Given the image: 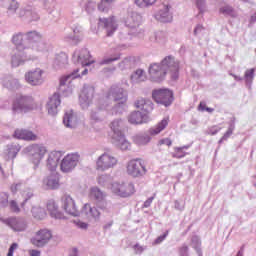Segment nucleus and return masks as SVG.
<instances>
[{
	"instance_id": "obj_8",
	"label": "nucleus",
	"mask_w": 256,
	"mask_h": 256,
	"mask_svg": "<svg viewBox=\"0 0 256 256\" xmlns=\"http://www.w3.org/2000/svg\"><path fill=\"white\" fill-rule=\"evenodd\" d=\"M24 79L31 87H41L45 83V70L34 68L26 72Z\"/></svg>"
},
{
	"instance_id": "obj_33",
	"label": "nucleus",
	"mask_w": 256,
	"mask_h": 256,
	"mask_svg": "<svg viewBox=\"0 0 256 256\" xmlns=\"http://www.w3.org/2000/svg\"><path fill=\"white\" fill-rule=\"evenodd\" d=\"M140 23H141V15H139L137 12L130 13L125 21L126 27H129V29H132L133 34H135V31H137V28L139 27Z\"/></svg>"
},
{
	"instance_id": "obj_52",
	"label": "nucleus",
	"mask_w": 256,
	"mask_h": 256,
	"mask_svg": "<svg viewBox=\"0 0 256 256\" xmlns=\"http://www.w3.org/2000/svg\"><path fill=\"white\" fill-rule=\"evenodd\" d=\"M112 178L109 174H101L97 177V183L101 187H109V183H111Z\"/></svg>"
},
{
	"instance_id": "obj_62",
	"label": "nucleus",
	"mask_w": 256,
	"mask_h": 256,
	"mask_svg": "<svg viewBox=\"0 0 256 256\" xmlns=\"http://www.w3.org/2000/svg\"><path fill=\"white\" fill-rule=\"evenodd\" d=\"M178 255L179 256H189V245L187 244H182L179 248H178Z\"/></svg>"
},
{
	"instance_id": "obj_3",
	"label": "nucleus",
	"mask_w": 256,
	"mask_h": 256,
	"mask_svg": "<svg viewBox=\"0 0 256 256\" xmlns=\"http://www.w3.org/2000/svg\"><path fill=\"white\" fill-rule=\"evenodd\" d=\"M22 153L30 159L32 164H34V169H37L47 154V147L43 146V144H31L25 147L22 150Z\"/></svg>"
},
{
	"instance_id": "obj_58",
	"label": "nucleus",
	"mask_w": 256,
	"mask_h": 256,
	"mask_svg": "<svg viewBox=\"0 0 256 256\" xmlns=\"http://www.w3.org/2000/svg\"><path fill=\"white\" fill-rule=\"evenodd\" d=\"M194 2H195L197 9L201 13H205V11H207V2H205V0H194Z\"/></svg>"
},
{
	"instance_id": "obj_49",
	"label": "nucleus",
	"mask_w": 256,
	"mask_h": 256,
	"mask_svg": "<svg viewBox=\"0 0 256 256\" xmlns=\"http://www.w3.org/2000/svg\"><path fill=\"white\" fill-rule=\"evenodd\" d=\"M235 131V118H232L229 122V127L228 130L226 131V133L221 137V139L219 140V143H223V141H227V139H229V137H231L233 135V132Z\"/></svg>"
},
{
	"instance_id": "obj_13",
	"label": "nucleus",
	"mask_w": 256,
	"mask_h": 256,
	"mask_svg": "<svg viewBox=\"0 0 256 256\" xmlns=\"http://www.w3.org/2000/svg\"><path fill=\"white\" fill-rule=\"evenodd\" d=\"M81 155L79 153L67 154L60 162V170L62 173H71L74 171L75 167L79 165Z\"/></svg>"
},
{
	"instance_id": "obj_24",
	"label": "nucleus",
	"mask_w": 256,
	"mask_h": 256,
	"mask_svg": "<svg viewBox=\"0 0 256 256\" xmlns=\"http://www.w3.org/2000/svg\"><path fill=\"white\" fill-rule=\"evenodd\" d=\"M18 17L27 23H33V21H39L40 19L39 14L33 7L20 9L18 12Z\"/></svg>"
},
{
	"instance_id": "obj_15",
	"label": "nucleus",
	"mask_w": 256,
	"mask_h": 256,
	"mask_svg": "<svg viewBox=\"0 0 256 256\" xmlns=\"http://www.w3.org/2000/svg\"><path fill=\"white\" fill-rule=\"evenodd\" d=\"M72 61L77 65H82V67H88V65H92V63H95V60L91 58L89 50L85 48L75 50L72 55Z\"/></svg>"
},
{
	"instance_id": "obj_14",
	"label": "nucleus",
	"mask_w": 256,
	"mask_h": 256,
	"mask_svg": "<svg viewBox=\"0 0 256 256\" xmlns=\"http://www.w3.org/2000/svg\"><path fill=\"white\" fill-rule=\"evenodd\" d=\"M126 173L130 175V177H143L147 173V168H145V164L143 161L139 159L130 160L126 165Z\"/></svg>"
},
{
	"instance_id": "obj_32",
	"label": "nucleus",
	"mask_w": 256,
	"mask_h": 256,
	"mask_svg": "<svg viewBox=\"0 0 256 256\" xmlns=\"http://www.w3.org/2000/svg\"><path fill=\"white\" fill-rule=\"evenodd\" d=\"M77 123H79V119L77 118V114L73 112V110H67L63 117V124L68 129H75L77 127Z\"/></svg>"
},
{
	"instance_id": "obj_39",
	"label": "nucleus",
	"mask_w": 256,
	"mask_h": 256,
	"mask_svg": "<svg viewBox=\"0 0 256 256\" xmlns=\"http://www.w3.org/2000/svg\"><path fill=\"white\" fill-rule=\"evenodd\" d=\"M89 197L90 199L97 201V203H101V201H105L107 198V193L103 192L99 187L94 186L90 188Z\"/></svg>"
},
{
	"instance_id": "obj_17",
	"label": "nucleus",
	"mask_w": 256,
	"mask_h": 256,
	"mask_svg": "<svg viewBox=\"0 0 256 256\" xmlns=\"http://www.w3.org/2000/svg\"><path fill=\"white\" fill-rule=\"evenodd\" d=\"M95 94V88L85 84L79 96V103L82 109H89L93 103V95Z\"/></svg>"
},
{
	"instance_id": "obj_5",
	"label": "nucleus",
	"mask_w": 256,
	"mask_h": 256,
	"mask_svg": "<svg viewBox=\"0 0 256 256\" xmlns=\"http://www.w3.org/2000/svg\"><path fill=\"white\" fill-rule=\"evenodd\" d=\"M77 77H81L79 69H76L72 73L60 78L59 91L63 97H71V95H73V91L75 90V84L73 81H75Z\"/></svg>"
},
{
	"instance_id": "obj_46",
	"label": "nucleus",
	"mask_w": 256,
	"mask_h": 256,
	"mask_svg": "<svg viewBox=\"0 0 256 256\" xmlns=\"http://www.w3.org/2000/svg\"><path fill=\"white\" fill-rule=\"evenodd\" d=\"M167 125H169V118H164L161 122H159L156 126L152 127L149 130L150 135H159L161 131H163Z\"/></svg>"
},
{
	"instance_id": "obj_4",
	"label": "nucleus",
	"mask_w": 256,
	"mask_h": 256,
	"mask_svg": "<svg viewBox=\"0 0 256 256\" xmlns=\"http://www.w3.org/2000/svg\"><path fill=\"white\" fill-rule=\"evenodd\" d=\"M34 107H36L35 100L31 96L18 95L14 98L11 109L13 115H19L33 111Z\"/></svg>"
},
{
	"instance_id": "obj_10",
	"label": "nucleus",
	"mask_w": 256,
	"mask_h": 256,
	"mask_svg": "<svg viewBox=\"0 0 256 256\" xmlns=\"http://www.w3.org/2000/svg\"><path fill=\"white\" fill-rule=\"evenodd\" d=\"M112 193L118 197H131L135 193V185L131 182H114L110 187Z\"/></svg>"
},
{
	"instance_id": "obj_60",
	"label": "nucleus",
	"mask_w": 256,
	"mask_h": 256,
	"mask_svg": "<svg viewBox=\"0 0 256 256\" xmlns=\"http://www.w3.org/2000/svg\"><path fill=\"white\" fill-rule=\"evenodd\" d=\"M9 207L12 213H16V214L21 213V208L19 207V203H17L15 200H11L9 202Z\"/></svg>"
},
{
	"instance_id": "obj_28",
	"label": "nucleus",
	"mask_w": 256,
	"mask_h": 256,
	"mask_svg": "<svg viewBox=\"0 0 256 256\" xmlns=\"http://www.w3.org/2000/svg\"><path fill=\"white\" fill-rule=\"evenodd\" d=\"M11 41L13 45H15L16 51H19L20 53L29 49V46L27 45V40L25 39V33L23 32L13 34Z\"/></svg>"
},
{
	"instance_id": "obj_47",
	"label": "nucleus",
	"mask_w": 256,
	"mask_h": 256,
	"mask_svg": "<svg viewBox=\"0 0 256 256\" xmlns=\"http://www.w3.org/2000/svg\"><path fill=\"white\" fill-rule=\"evenodd\" d=\"M219 13H221V15H224V17H232V19L238 17L237 11H235L230 5H224L220 7Z\"/></svg>"
},
{
	"instance_id": "obj_57",
	"label": "nucleus",
	"mask_w": 256,
	"mask_h": 256,
	"mask_svg": "<svg viewBox=\"0 0 256 256\" xmlns=\"http://www.w3.org/2000/svg\"><path fill=\"white\" fill-rule=\"evenodd\" d=\"M55 5V0H44V9H46L48 13H53Z\"/></svg>"
},
{
	"instance_id": "obj_41",
	"label": "nucleus",
	"mask_w": 256,
	"mask_h": 256,
	"mask_svg": "<svg viewBox=\"0 0 256 256\" xmlns=\"http://www.w3.org/2000/svg\"><path fill=\"white\" fill-rule=\"evenodd\" d=\"M30 48L36 53H47V51L50 49V46L47 42H45V40H43V38H41V40L32 44Z\"/></svg>"
},
{
	"instance_id": "obj_20",
	"label": "nucleus",
	"mask_w": 256,
	"mask_h": 256,
	"mask_svg": "<svg viewBox=\"0 0 256 256\" xmlns=\"http://www.w3.org/2000/svg\"><path fill=\"white\" fill-rule=\"evenodd\" d=\"M99 27H104L107 32V36L111 37L117 31V28L119 27V21H117V18L110 17V18H100Z\"/></svg>"
},
{
	"instance_id": "obj_50",
	"label": "nucleus",
	"mask_w": 256,
	"mask_h": 256,
	"mask_svg": "<svg viewBox=\"0 0 256 256\" xmlns=\"http://www.w3.org/2000/svg\"><path fill=\"white\" fill-rule=\"evenodd\" d=\"M114 2L115 0H101V2L98 4V11L101 13H109L111 10V5H113Z\"/></svg>"
},
{
	"instance_id": "obj_18",
	"label": "nucleus",
	"mask_w": 256,
	"mask_h": 256,
	"mask_svg": "<svg viewBox=\"0 0 256 256\" xmlns=\"http://www.w3.org/2000/svg\"><path fill=\"white\" fill-rule=\"evenodd\" d=\"M80 215L86 221H99L101 217V212L97 209V207L92 206L90 203H86L83 205Z\"/></svg>"
},
{
	"instance_id": "obj_54",
	"label": "nucleus",
	"mask_w": 256,
	"mask_h": 256,
	"mask_svg": "<svg viewBox=\"0 0 256 256\" xmlns=\"http://www.w3.org/2000/svg\"><path fill=\"white\" fill-rule=\"evenodd\" d=\"M254 77H255V69L252 68L250 70H246L244 78H245L247 87H251Z\"/></svg>"
},
{
	"instance_id": "obj_2",
	"label": "nucleus",
	"mask_w": 256,
	"mask_h": 256,
	"mask_svg": "<svg viewBox=\"0 0 256 256\" xmlns=\"http://www.w3.org/2000/svg\"><path fill=\"white\" fill-rule=\"evenodd\" d=\"M123 127H125V122L122 119H114L110 123L111 131L109 133V137L113 145L122 151H127L128 149H131V143H129L127 138H125V134H123Z\"/></svg>"
},
{
	"instance_id": "obj_38",
	"label": "nucleus",
	"mask_w": 256,
	"mask_h": 256,
	"mask_svg": "<svg viewBox=\"0 0 256 256\" xmlns=\"http://www.w3.org/2000/svg\"><path fill=\"white\" fill-rule=\"evenodd\" d=\"M47 209L53 219H65V216L59 211V206L53 200L48 201Z\"/></svg>"
},
{
	"instance_id": "obj_43",
	"label": "nucleus",
	"mask_w": 256,
	"mask_h": 256,
	"mask_svg": "<svg viewBox=\"0 0 256 256\" xmlns=\"http://www.w3.org/2000/svg\"><path fill=\"white\" fill-rule=\"evenodd\" d=\"M130 79L131 83L134 85L137 83H143V81H147V74L145 73V70L138 69L131 75Z\"/></svg>"
},
{
	"instance_id": "obj_59",
	"label": "nucleus",
	"mask_w": 256,
	"mask_h": 256,
	"mask_svg": "<svg viewBox=\"0 0 256 256\" xmlns=\"http://www.w3.org/2000/svg\"><path fill=\"white\" fill-rule=\"evenodd\" d=\"M183 149H189V146H183L180 148H176V151L173 154V157H175L176 159H183V157H185V155H187V153L183 152Z\"/></svg>"
},
{
	"instance_id": "obj_11",
	"label": "nucleus",
	"mask_w": 256,
	"mask_h": 256,
	"mask_svg": "<svg viewBox=\"0 0 256 256\" xmlns=\"http://www.w3.org/2000/svg\"><path fill=\"white\" fill-rule=\"evenodd\" d=\"M160 65H162V69H164L166 75H170L171 79L174 81L179 79V61H177L175 57H165Z\"/></svg>"
},
{
	"instance_id": "obj_61",
	"label": "nucleus",
	"mask_w": 256,
	"mask_h": 256,
	"mask_svg": "<svg viewBox=\"0 0 256 256\" xmlns=\"http://www.w3.org/2000/svg\"><path fill=\"white\" fill-rule=\"evenodd\" d=\"M9 203V194L6 192L0 193V207H7Z\"/></svg>"
},
{
	"instance_id": "obj_12",
	"label": "nucleus",
	"mask_w": 256,
	"mask_h": 256,
	"mask_svg": "<svg viewBox=\"0 0 256 256\" xmlns=\"http://www.w3.org/2000/svg\"><path fill=\"white\" fill-rule=\"evenodd\" d=\"M53 239V232L47 228L38 230L31 238V243L34 247L43 248L49 245V242Z\"/></svg>"
},
{
	"instance_id": "obj_42",
	"label": "nucleus",
	"mask_w": 256,
	"mask_h": 256,
	"mask_svg": "<svg viewBox=\"0 0 256 256\" xmlns=\"http://www.w3.org/2000/svg\"><path fill=\"white\" fill-rule=\"evenodd\" d=\"M41 39H43V36L37 31H30L25 33V40L30 44L28 49L29 47H32L34 43L41 41Z\"/></svg>"
},
{
	"instance_id": "obj_9",
	"label": "nucleus",
	"mask_w": 256,
	"mask_h": 256,
	"mask_svg": "<svg viewBox=\"0 0 256 256\" xmlns=\"http://www.w3.org/2000/svg\"><path fill=\"white\" fill-rule=\"evenodd\" d=\"M1 223L9 227L14 233H23L27 231V220L23 217L12 216L8 218L0 217Z\"/></svg>"
},
{
	"instance_id": "obj_27",
	"label": "nucleus",
	"mask_w": 256,
	"mask_h": 256,
	"mask_svg": "<svg viewBox=\"0 0 256 256\" xmlns=\"http://www.w3.org/2000/svg\"><path fill=\"white\" fill-rule=\"evenodd\" d=\"M39 56H26L25 51L19 52L16 51L12 56V67H19V65H23L25 61H37Z\"/></svg>"
},
{
	"instance_id": "obj_30",
	"label": "nucleus",
	"mask_w": 256,
	"mask_h": 256,
	"mask_svg": "<svg viewBox=\"0 0 256 256\" xmlns=\"http://www.w3.org/2000/svg\"><path fill=\"white\" fill-rule=\"evenodd\" d=\"M29 205V213L25 215H32L36 221H43L45 217H47V211L45 208L41 207L40 205H31L29 201L27 202Z\"/></svg>"
},
{
	"instance_id": "obj_63",
	"label": "nucleus",
	"mask_w": 256,
	"mask_h": 256,
	"mask_svg": "<svg viewBox=\"0 0 256 256\" xmlns=\"http://www.w3.org/2000/svg\"><path fill=\"white\" fill-rule=\"evenodd\" d=\"M97 9V4L93 0H89L85 5V10L87 13H93Z\"/></svg>"
},
{
	"instance_id": "obj_45",
	"label": "nucleus",
	"mask_w": 256,
	"mask_h": 256,
	"mask_svg": "<svg viewBox=\"0 0 256 256\" xmlns=\"http://www.w3.org/2000/svg\"><path fill=\"white\" fill-rule=\"evenodd\" d=\"M133 141L136 145H147L151 141V136L147 132L138 133L133 136Z\"/></svg>"
},
{
	"instance_id": "obj_7",
	"label": "nucleus",
	"mask_w": 256,
	"mask_h": 256,
	"mask_svg": "<svg viewBox=\"0 0 256 256\" xmlns=\"http://www.w3.org/2000/svg\"><path fill=\"white\" fill-rule=\"evenodd\" d=\"M119 159L109 152H104L96 160V171H109V169H114L117 167Z\"/></svg>"
},
{
	"instance_id": "obj_64",
	"label": "nucleus",
	"mask_w": 256,
	"mask_h": 256,
	"mask_svg": "<svg viewBox=\"0 0 256 256\" xmlns=\"http://www.w3.org/2000/svg\"><path fill=\"white\" fill-rule=\"evenodd\" d=\"M129 67H131V59L130 58H125L124 60H122L119 63V69H121V71H123L125 69H129Z\"/></svg>"
},
{
	"instance_id": "obj_21",
	"label": "nucleus",
	"mask_w": 256,
	"mask_h": 256,
	"mask_svg": "<svg viewBox=\"0 0 256 256\" xmlns=\"http://www.w3.org/2000/svg\"><path fill=\"white\" fill-rule=\"evenodd\" d=\"M149 75L151 81L159 83L160 81H163V79H165V75L167 74L165 73V69H163L161 63H154L149 67Z\"/></svg>"
},
{
	"instance_id": "obj_23",
	"label": "nucleus",
	"mask_w": 256,
	"mask_h": 256,
	"mask_svg": "<svg viewBox=\"0 0 256 256\" xmlns=\"http://www.w3.org/2000/svg\"><path fill=\"white\" fill-rule=\"evenodd\" d=\"M63 157V152L61 151H52L48 154L46 159V167L49 171H56L59 167V161Z\"/></svg>"
},
{
	"instance_id": "obj_35",
	"label": "nucleus",
	"mask_w": 256,
	"mask_h": 256,
	"mask_svg": "<svg viewBox=\"0 0 256 256\" xmlns=\"http://www.w3.org/2000/svg\"><path fill=\"white\" fill-rule=\"evenodd\" d=\"M69 63V56H67V53L60 52L58 54H55V57L52 62L53 69H63L67 64Z\"/></svg>"
},
{
	"instance_id": "obj_19",
	"label": "nucleus",
	"mask_w": 256,
	"mask_h": 256,
	"mask_svg": "<svg viewBox=\"0 0 256 256\" xmlns=\"http://www.w3.org/2000/svg\"><path fill=\"white\" fill-rule=\"evenodd\" d=\"M61 203L62 208L68 215H72V217H79L80 212L77 209V205H75V200L71 196L67 194L62 196Z\"/></svg>"
},
{
	"instance_id": "obj_29",
	"label": "nucleus",
	"mask_w": 256,
	"mask_h": 256,
	"mask_svg": "<svg viewBox=\"0 0 256 256\" xmlns=\"http://www.w3.org/2000/svg\"><path fill=\"white\" fill-rule=\"evenodd\" d=\"M61 184L59 183V175L58 174H51L45 177L42 181V187L46 191H54L55 189H59Z\"/></svg>"
},
{
	"instance_id": "obj_34",
	"label": "nucleus",
	"mask_w": 256,
	"mask_h": 256,
	"mask_svg": "<svg viewBox=\"0 0 256 256\" xmlns=\"http://www.w3.org/2000/svg\"><path fill=\"white\" fill-rule=\"evenodd\" d=\"M16 139H22V141H37L39 137L31 130L18 129L14 132Z\"/></svg>"
},
{
	"instance_id": "obj_51",
	"label": "nucleus",
	"mask_w": 256,
	"mask_h": 256,
	"mask_svg": "<svg viewBox=\"0 0 256 256\" xmlns=\"http://www.w3.org/2000/svg\"><path fill=\"white\" fill-rule=\"evenodd\" d=\"M121 59L120 53L110 54V56H105L101 61L100 65H109L113 63V61H119Z\"/></svg>"
},
{
	"instance_id": "obj_1",
	"label": "nucleus",
	"mask_w": 256,
	"mask_h": 256,
	"mask_svg": "<svg viewBox=\"0 0 256 256\" xmlns=\"http://www.w3.org/2000/svg\"><path fill=\"white\" fill-rule=\"evenodd\" d=\"M113 101L120 102L112 108V115L123 113V111L127 109V105H125V102L127 101V90L123 89L121 86H112L105 94V96L100 98L97 104L92 107L90 112V119L95 123L103 121V117L99 111H109Z\"/></svg>"
},
{
	"instance_id": "obj_26",
	"label": "nucleus",
	"mask_w": 256,
	"mask_h": 256,
	"mask_svg": "<svg viewBox=\"0 0 256 256\" xmlns=\"http://www.w3.org/2000/svg\"><path fill=\"white\" fill-rule=\"evenodd\" d=\"M128 121L132 125H143V123H149L151 118L149 114L141 111H134L128 116Z\"/></svg>"
},
{
	"instance_id": "obj_48",
	"label": "nucleus",
	"mask_w": 256,
	"mask_h": 256,
	"mask_svg": "<svg viewBox=\"0 0 256 256\" xmlns=\"http://www.w3.org/2000/svg\"><path fill=\"white\" fill-rule=\"evenodd\" d=\"M190 247L196 251L198 256H203V251L201 250V239L198 238V236L191 237Z\"/></svg>"
},
{
	"instance_id": "obj_6",
	"label": "nucleus",
	"mask_w": 256,
	"mask_h": 256,
	"mask_svg": "<svg viewBox=\"0 0 256 256\" xmlns=\"http://www.w3.org/2000/svg\"><path fill=\"white\" fill-rule=\"evenodd\" d=\"M10 191H11V193H13V195L17 194L18 191L20 192V195L24 199L21 202L20 207H21L24 215H29V207L30 206L28 204V201H29V199H31V197H33V190H31V188H25L24 183L17 182L10 186Z\"/></svg>"
},
{
	"instance_id": "obj_25",
	"label": "nucleus",
	"mask_w": 256,
	"mask_h": 256,
	"mask_svg": "<svg viewBox=\"0 0 256 256\" xmlns=\"http://www.w3.org/2000/svg\"><path fill=\"white\" fill-rule=\"evenodd\" d=\"M155 19L161 23H171L173 14H171V5L163 4L158 13L155 14Z\"/></svg>"
},
{
	"instance_id": "obj_44",
	"label": "nucleus",
	"mask_w": 256,
	"mask_h": 256,
	"mask_svg": "<svg viewBox=\"0 0 256 256\" xmlns=\"http://www.w3.org/2000/svg\"><path fill=\"white\" fill-rule=\"evenodd\" d=\"M72 31L74 35L65 36V41H67L68 43H77L79 40V33L83 31V28L81 27V25L75 24L74 26H72Z\"/></svg>"
},
{
	"instance_id": "obj_37",
	"label": "nucleus",
	"mask_w": 256,
	"mask_h": 256,
	"mask_svg": "<svg viewBox=\"0 0 256 256\" xmlns=\"http://www.w3.org/2000/svg\"><path fill=\"white\" fill-rule=\"evenodd\" d=\"M135 107L136 109H139L140 112L147 113V115H149V112L153 111V103L149 100H145L144 98L136 100Z\"/></svg>"
},
{
	"instance_id": "obj_53",
	"label": "nucleus",
	"mask_w": 256,
	"mask_h": 256,
	"mask_svg": "<svg viewBox=\"0 0 256 256\" xmlns=\"http://www.w3.org/2000/svg\"><path fill=\"white\" fill-rule=\"evenodd\" d=\"M98 203V207L103 211V213H111V211H113V204H111V202L103 200Z\"/></svg>"
},
{
	"instance_id": "obj_36",
	"label": "nucleus",
	"mask_w": 256,
	"mask_h": 256,
	"mask_svg": "<svg viewBox=\"0 0 256 256\" xmlns=\"http://www.w3.org/2000/svg\"><path fill=\"white\" fill-rule=\"evenodd\" d=\"M0 5L7 8V15L13 17L19 9V3L17 0H0Z\"/></svg>"
},
{
	"instance_id": "obj_56",
	"label": "nucleus",
	"mask_w": 256,
	"mask_h": 256,
	"mask_svg": "<svg viewBox=\"0 0 256 256\" xmlns=\"http://www.w3.org/2000/svg\"><path fill=\"white\" fill-rule=\"evenodd\" d=\"M167 41V36H165V32L159 31L156 32V43L158 45H165Z\"/></svg>"
},
{
	"instance_id": "obj_40",
	"label": "nucleus",
	"mask_w": 256,
	"mask_h": 256,
	"mask_svg": "<svg viewBox=\"0 0 256 256\" xmlns=\"http://www.w3.org/2000/svg\"><path fill=\"white\" fill-rule=\"evenodd\" d=\"M2 85L10 91H15L21 87V83H19V80L10 76L2 80Z\"/></svg>"
},
{
	"instance_id": "obj_16",
	"label": "nucleus",
	"mask_w": 256,
	"mask_h": 256,
	"mask_svg": "<svg viewBox=\"0 0 256 256\" xmlns=\"http://www.w3.org/2000/svg\"><path fill=\"white\" fill-rule=\"evenodd\" d=\"M152 97L156 103L164 105V107H169L173 103V92L169 89L154 90Z\"/></svg>"
},
{
	"instance_id": "obj_31",
	"label": "nucleus",
	"mask_w": 256,
	"mask_h": 256,
	"mask_svg": "<svg viewBox=\"0 0 256 256\" xmlns=\"http://www.w3.org/2000/svg\"><path fill=\"white\" fill-rule=\"evenodd\" d=\"M19 151H21V145L17 143L8 144L3 152V158L6 161H13V159L17 157Z\"/></svg>"
},
{
	"instance_id": "obj_22",
	"label": "nucleus",
	"mask_w": 256,
	"mask_h": 256,
	"mask_svg": "<svg viewBox=\"0 0 256 256\" xmlns=\"http://www.w3.org/2000/svg\"><path fill=\"white\" fill-rule=\"evenodd\" d=\"M61 106V96L59 93H54L49 97L48 102L46 104V109L49 115H57L59 113V107Z\"/></svg>"
},
{
	"instance_id": "obj_55",
	"label": "nucleus",
	"mask_w": 256,
	"mask_h": 256,
	"mask_svg": "<svg viewBox=\"0 0 256 256\" xmlns=\"http://www.w3.org/2000/svg\"><path fill=\"white\" fill-rule=\"evenodd\" d=\"M135 3L138 7H151L157 3V0H135Z\"/></svg>"
}]
</instances>
